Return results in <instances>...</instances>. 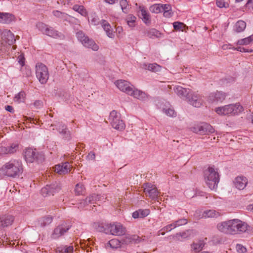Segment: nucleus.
<instances>
[{
    "label": "nucleus",
    "mask_w": 253,
    "mask_h": 253,
    "mask_svg": "<svg viewBox=\"0 0 253 253\" xmlns=\"http://www.w3.org/2000/svg\"><path fill=\"white\" fill-rule=\"evenodd\" d=\"M249 227L247 223L238 219L228 220L217 224V228L220 232L231 235L244 233Z\"/></svg>",
    "instance_id": "nucleus-1"
},
{
    "label": "nucleus",
    "mask_w": 253,
    "mask_h": 253,
    "mask_svg": "<svg viewBox=\"0 0 253 253\" xmlns=\"http://www.w3.org/2000/svg\"><path fill=\"white\" fill-rule=\"evenodd\" d=\"M23 171L22 163L19 159H11L0 169L2 174L12 178L19 177Z\"/></svg>",
    "instance_id": "nucleus-2"
},
{
    "label": "nucleus",
    "mask_w": 253,
    "mask_h": 253,
    "mask_svg": "<svg viewBox=\"0 0 253 253\" xmlns=\"http://www.w3.org/2000/svg\"><path fill=\"white\" fill-rule=\"evenodd\" d=\"M204 178L209 188L211 190L216 189L219 181V175L216 170L212 167H209L204 171Z\"/></svg>",
    "instance_id": "nucleus-3"
},
{
    "label": "nucleus",
    "mask_w": 253,
    "mask_h": 253,
    "mask_svg": "<svg viewBox=\"0 0 253 253\" xmlns=\"http://www.w3.org/2000/svg\"><path fill=\"white\" fill-rule=\"evenodd\" d=\"M243 111V107L238 103L230 104L215 109V112L221 116L235 115Z\"/></svg>",
    "instance_id": "nucleus-4"
},
{
    "label": "nucleus",
    "mask_w": 253,
    "mask_h": 253,
    "mask_svg": "<svg viewBox=\"0 0 253 253\" xmlns=\"http://www.w3.org/2000/svg\"><path fill=\"white\" fill-rule=\"evenodd\" d=\"M103 231L108 234L114 236H122L126 233V228L120 223L114 222L107 224L103 227Z\"/></svg>",
    "instance_id": "nucleus-5"
},
{
    "label": "nucleus",
    "mask_w": 253,
    "mask_h": 253,
    "mask_svg": "<svg viewBox=\"0 0 253 253\" xmlns=\"http://www.w3.org/2000/svg\"><path fill=\"white\" fill-rule=\"evenodd\" d=\"M196 235V232L193 229L186 230L182 232H178L174 235H170L166 238V239L170 241H183L185 240L193 238Z\"/></svg>",
    "instance_id": "nucleus-6"
},
{
    "label": "nucleus",
    "mask_w": 253,
    "mask_h": 253,
    "mask_svg": "<svg viewBox=\"0 0 253 253\" xmlns=\"http://www.w3.org/2000/svg\"><path fill=\"white\" fill-rule=\"evenodd\" d=\"M109 120L114 128L119 130L125 129V123L121 119L120 114L117 111L113 110L110 112Z\"/></svg>",
    "instance_id": "nucleus-7"
},
{
    "label": "nucleus",
    "mask_w": 253,
    "mask_h": 253,
    "mask_svg": "<svg viewBox=\"0 0 253 253\" xmlns=\"http://www.w3.org/2000/svg\"><path fill=\"white\" fill-rule=\"evenodd\" d=\"M36 77L42 84H45L48 78L49 73L47 68L44 64L40 63L36 66Z\"/></svg>",
    "instance_id": "nucleus-8"
},
{
    "label": "nucleus",
    "mask_w": 253,
    "mask_h": 253,
    "mask_svg": "<svg viewBox=\"0 0 253 253\" xmlns=\"http://www.w3.org/2000/svg\"><path fill=\"white\" fill-rule=\"evenodd\" d=\"M78 39L86 47L92 49L94 51L98 50V46L91 39H89L82 31L78 32L76 34Z\"/></svg>",
    "instance_id": "nucleus-9"
},
{
    "label": "nucleus",
    "mask_w": 253,
    "mask_h": 253,
    "mask_svg": "<svg viewBox=\"0 0 253 253\" xmlns=\"http://www.w3.org/2000/svg\"><path fill=\"white\" fill-rule=\"evenodd\" d=\"M37 28L41 31L43 34L48 36L52 37L53 38H61L62 35L58 31L55 30L53 28L48 27L43 23H38L36 25Z\"/></svg>",
    "instance_id": "nucleus-10"
},
{
    "label": "nucleus",
    "mask_w": 253,
    "mask_h": 253,
    "mask_svg": "<svg viewBox=\"0 0 253 253\" xmlns=\"http://www.w3.org/2000/svg\"><path fill=\"white\" fill-rule=\"evenodd\" d=\"M61 190L60 183L54 182L49 185H46L41 189V193L44 197L54 195Z\"/></svg>",
    "instance_id": "nucleus-11"
},
{
    "label": "nucleus",
    "mask_w": 253,
    "mask_h": 253,
    "mask_svg": "<svg viewBox=\"0 0 253 253\" xmlns=\"http://www.w3.org/2000/svg\"><path fill=\"white\" fill-rule=\"evenodd\" d=\"M144 192L146 196L149 197L152 200L157 198L159 192L155 185L147 183L143 185Z\"/></svg>",
    "instance_id": "nucleus-12"
},
{
    "label": "nucleus",
    "mask_w": 253,
    "mask_h": 253,
    "mask_svg": "<svg viewBox=\"0 0 253 253\" xmlns=\"http://www.w3.org/2000/svg\"><path fill=\"white\" fill-rule=\"evenodd\" d=\"M192 130L197 133L201 134L212 133L214 132V129L212 126L207 123H204L202 125H197L192 127Z\"/></svg>",
    "instance_id": "nucleus-13"
},
{
    "label": "nucleus",
    "mask_w": 253,
    "mask_h": 253,
    "mask_svg": "<svg viewBox=\"0 0 253 253\" xmlns=\"http://www.w3.org/2000/svg\"><path fill=\"white\" fill-rule=\"evenodd\" d=\"M187 100L190 105L195 107H200L203 103L201 96L193 91L190 93L189 96H188Z\"/></svg>",
    "instance_id": "nucleus-14"
},
{
    "label": "nucleus",
    "mask_w": 253,
    "mask_h": 253,
    "mask_svg": "<svg viewBox=\"0 0 253 253\" xmlns=\"http://www.w3.org/2000/svg\"><path fill=\"white\" fill-rule=\"evenodd\" d=\"M51 126H54L63 139L66 140L70 139V132L68 130L65 125L62 123H58L55 125H51Z\"/></svg>",
    "instance_id": "nucleus-15"
},
{
    "label": "nucleus",
    "mask_w": 253,
    "mask_h": 253,
    "mask_svg": "<svg viewBox=\"0 0 253 253\" xmlns=\"http://www.w3.org/2000/svg\"><path fill=\"white\" fill-rule=\"evenodd\" d=\"M69 226L66 224H62L55 228L51 235V238L53 239H58L63 235L69 229Z\"/></svg>",
    "instance_id": "nucleus-16"
},
{
    "label": "nucleus",
    "mask_w": 253,
    "mask_h": 253,
    "mask_svg": "<svg viewBox=\"0 0 253 253\" xmlns=\"http://www.w3.org/2000/svg\"><path fill=\"white\" fill-rule=\"evenodd\" d=\"M114 84L120 90L126 92V94L128 93V92H129L133 86L130 83L123 80H117L115 82Z\"/></svg>",
    "instance_id": "nucleus-17"
},
{
    "label": "nucleus",
    "mask_w": 253,
    "mask_h": 253,
    "mask_svg": "<svg viewBox=\"0 0 253 253\" xmlns=\"http://www.w3.org/2000/svg\"><path fill=\"white\" fill-rule=\"evenodd\" d=\"M72 166L68 162L62 163L55 167V171L59 174H65L69 172Z\"/></svg>",
    "instance_id": "nucleus-18"
},
{
    "label": "nucleus",
    "mask_w": 253,
    "mask_h": 253,
    "mask_svg": "<svg viewBox=\"0 0 253 253\" xmlns=\"http://www.w3.org/2000/svg\"><path fill=\"white\" fill-rule=\"evenodd\" d=\"M24 158L27 162H34L38 158V154L36 149L31 148L26 149L24 151Z\"/></svg>",
    "instance_id": "nucleus-19"
},
{
    "label": "nucleus",
    "mask_w": 253,
    "mask_h": 253,
    "mask_svg": "<svg viewBox=\"0 0 253 253\" xmlns=\"http://www.w3.org/2000/svg\"><path fill=\"white\" fill-rule=\"evenodd\" d=\"M3 40L5 41L9 45H12L16 41L14 34L9 30L5 29L2 32Z\"/></svg>",
    "instance_id": "nucleus-20"
},
{
    "label": "nucleus",
    "mask_w": 253,
    "mask_h": 253,
    "mask_svg": "<svg viewBox=\"0 0 253 253\" xmlns=\"http://www.w3.org/2000/svg\"><path fill=\"white\" fill-rule=\"evenodd\" d=\"M127 94L141 100H145L148 97L147 95L144 92L136 89L133 86Z\"/></svg>",
    "instance_id": "nucleus-21"
},
{
    "label": "nucleus",
    "mask_w": 253,
    "mask_h": 253,
    "mask_svg": "<svg viewBox=\"0 0 253 253\" xmlns=\"http://www.w3.org/2000/svg\"><path fill=\"white\" fill-rule=\"evenodd\" d=\"M226 95L221 91L211 93L209 96V100L210 102L217 101L222 102L225 99Z\"/></svg>",
    "instance_id": "nucleus-22"
},
{
    "label": "nucleus",
    "mask_w": 253,
    "mask_h": 253,
    "mask_svg": "<svg viewBox=\"0 0 253 253\" xmlns=\"http://www.w3.org/2000/svg\"><path fill=\"white\" fill-rule=\"evenodd\" d=\"M234 185L239 190L244 189L248 184V180L246 177L238 176L234 181Z\"/></svg>",
    "instance_id": "nucleus-23"
},
{
    "label": "nucleus",
    "mask_w": 253,
    "mask_h": 253,
    "mask_svg": "<svg viewBox=\"0 0 253 253\" xmlns=\"http://www.w3.org/2000/svg\"><path fill=\"white\" fill-rule=\"evenodd\" d=\"M174 92L176 94L181 98H185L188 99V96H189L190 93L192 91L190 89H186L180 86H177L174 89Z\"/></svg>",
    "instance_id": "nucleus-24"
},
{
    "label": "nucleus",
    "mask_w": 253,
    "mask_h": 253,
    "mask_svg": "<svg viewBox=\"0 0 253 253\" xmlns=\"http://www.w3.org/2000/svg\"><path fill=\"white\" fill-rule=\"evenodd\" d=\"M150 213V211L148 209H139L132 212V216L134 219L143 218L147 216Z\"/></svg>",
    "instance_id": "nucleus-25"
},
{
    "label": "nucleus",
    "mask_w": 253,
    "mask_h": 253,
    "mask_svg": "<svg viewBox=\"0 0 253 253\" xmlns=\"http://www.w3.org/2000/svg\"><path fill=\"white\" fill-rule=\"evenodd\" d=\"M101 25L105 31L107 36L110 38H114V32L110 24L105 20L102 19L101 20Z\"/></svg>",
    "instance_id": "nucleus-26"
},
{
    "label": "nucleus",
    "mask_w": 253,
    "mask_h": 253,
    "mask_svg": "<svg viewBox=\"0 0 253 253\" xmlns=\"http://www.w3.org/2000/svg\"><path fill=\"white\" fill-rule=\"evenodd\" d=\"M14 19V16L9 13L0 12V23L9 24Z\"/></svg>",
    "instance_id": "nucleus-27"
},
{
    "label": "nucleus",
    "mask_w": 253,
    "mask_h": 253,
    "mask_svg": "<svg viewBox=\"0 0 253 253\" xmlns=\"http://www.w3.org/2000/svg\"><path fill=\"white\" fill-rule=\"evenodd\" d=\"M14 221V217L11 215H6L0 218V228L11 225Z\"/></svg>",
    "instance_id": "nucleus-28"
},
{
    "label": "nucleus",
    "mask_w": 253,
    "mask_h": 253,
    "mask_svg": "<svg viewBox=\"0 0 253 253\" xmlns=\"http://www.w3.org/2000/svg\"><path fill=\"white\" fill-rule=\"evenodd\" d=\"M139 9L140 12L141 18L144 22L146 24L150 23V16L149 13L146 10L145 8L143 6H140Z\"/></svg>",
    "instance_id": "nucleus-29"
},
{
    "label": "nucleus",
    "mask_w": 253,
    "mask_h": 253,
    "mask_svg": "<svg viewBox=\"0 0 253 253\" xmlns=\"http://www.w3.org/2000/svg\"><path fill=\"white\" fill-rule=\"evenodd\" d=\"M205 245V243L203 240H199L197 242H194L191 245V249L195 253H199L201 251Z\"/></svg>",
    "instance_id": "nucleus-30"
},
{
    "label": "nucleus",
    "mask_w": 253,
    "mask_h": 253,
    "mask_svg": "<svg viewBox=\"0 0 253 253\" xmlns=\"http://www.w3.org/2000/svg\"><path fill=\"white\" fill-rule=\"evenodd\" d=\"M220 216L219 212L214 210H209L204 211L202 217L206 218H216Z\"/></svg>",
    "instance_id": "nucleus-31"
},
{
    "label": "nucleus",
    "mask_w": 253,
    "mask_h": 253,
    "mask_svg": "<svg viewBox=\"0 0 253 253\" xmlns=\"http://www.w3.org/2000/svg\"><path fill=\"white\" fill-rule=\"evenodd\" d=\"M72 8L84 17H87L88 15L87 11L82 5L75 4L73 5Z\"/></svg>",
    "instance_id": "nucleus-32"
},
{
    "label": "nucleus",
    "mask_w": 253,
    "mask_h": 253,
    "mask_svg": "<svg viewBox=\"0 0 253 253\" xmlns=\"http://www.w3.org/2000/svg\"><path fill=\"white\" fill-rule=\"evenodd\" d=\"M74 248L72 246H61L56 249V253H72Z\"/></svg>",
    "instance_id": "nucleus-33"
},
{
    "label": "nucleus",
    "mask_w": 253,
    "mask_h": 253,
    "mask_svg": "<svg viewBox=\"0 0 253 253\" xmlns=\"http://www.w3.org/2000/svg\"><path fill=\"white\" fill-rule=\"evenodd\" d=\"M246 27V23L243 20L238 21L234 26V30L237 32L240 33L243 32Z\"/></svg>",
    "instance_id": "nucleus-34"
},
{
    "label": "nucleus",
    "mask_w": 253,
    "mask_h": 253,
    "mask_svg": "<svg viewBox=\"0 0 253 253\" xmlns=\"http://www.w3.org/2000/svg\"><path fill=\"white\" fill-rule=\"evenodd\" d=\"M53 220L52 216L47 215L41 218L39 220V223L41 226H45L50 224Z\"/></svg>",
    "instance_id": "nucleus-35"
},
{
    "label": "nucleus",
    "mask_w": 253,
    "mask_h": 253,
    "mask_svg": "<svg viewBox=\"0 0 253 253\" xmlns=\"http://www.w3.org/2000/svg\"><path fill=\"white\" fill-rule=\"evenodd\" d=\"M88 22L93 26H97L101 24V20L100 21L98 17L95 13L92 14L90 18L88 19Z\"/></svg>",
    "instance_id": "nucleus-36"
},
{
    "label": "nucleus",
    "mask_w": 253,
    "mask_h": 253,
    "mask_svg": "<svg viewBox=\"0 0 253 253\" xmlns=\"http://www.w3.org/2000/svg\"><path fill=\"white\" fill-rule=\"evenodd\" d=\"M101 197L102 196L100 195H97L96 194H92L90 195L87 197H86V199L88 201V203L94 204L96 201H100Z\"/></svg>",
    "instance_id": "nucleus-37"
},
{
    "label": "nucleus",
    "mask_w": 253,
    "mask_h": 253,
    "mask_svg": "<svg viewBox=\"0 0 253 253\" xmlns=\"http://www.w3.org/2000/svg\"><path fill=\"white\" fill-rule=\"evenodd\" d=\"M161 33L155 29L150 30L147 33V36L150 38H161Z\"/></svg>",
    "instance_id": "nucleus-38"
},
{
    "label": "nucleus",
    "mask_w": 253,
    "mask_h": 253,
    "mask_svg": "<svg viewBox=\"0 0 253 253\" xmlns=\"http://www.w3.org/2000/svg\"><path fill=\"white\" fill-rule=\"evenodd\" d=\"M145 68L152 72H159L161 70V66L156 63L149 64L145 65Z\"/></svg>",
    "instance_id": "nucleus-39"
},
{
    "label": "nucleus",
    "mask_w": 253,
    "mask_h": 253,
    "mask_svg": "<svg viewBox=\"0 0 253 253\" xmlns=\"http://www.w3.org/2000/svg\"><path fill=\"white\" fill-rule=\"evenodd\" d=\"M75 194L77 195H83L85 193V188L81 183L76 184L75 188Z\"/></svg>",
    "instance_id": "nucleus-40"
},
{
    "label": "nucleus",
    "mask_w": 253,
    "mask_h": 253,
    "mask_svg": "<svg viewBox=\"0 0 253 253\" xmlns=\"http://www.w3.org/2000/svg\"><path fill=\"white\" fill-rule=\"evenodd\" d=\"M136 19V17L132 14L128 15L126 18V22L130 27H134L135 26Z\"/></svg>",
    "instance_id": "nucleus-41"
},
{
    "label": "nucleus",
    "mask_w": 253,
    "mask_h": 253,
    "mask_svg": "<svg viewBox=\"0 0 253 253\" xmlns=\"http://www.w3.org/2000/svg\"><path fill=\"white\" fill-rule=\"evenodd\" d=\"M253 42V36H250L247 38L240 40L237 44L240 45H247Z\"/></svg>",
    "instance_id": "nucleus-42"
},
{
    "label": "nucleus",
    "mask_w": 253,
    "mask_h": 253,
    "mask_svg": "<svg viewBox=\"0 0 253 253\" xmlns=\"http://www.w3.org/2000/svg\"><path fill=\"white\" fill-rule=\"evenodd\" d=\"M7 147L8 154H12L15 153L19 148V145L17 143H12Z\"/></svg>",
    "instance_id": "nucleus-43"
},
{
    "label": "nucleus",
    "mask_w": 253,
    "mask_h": 253,
    "mask_svg": "<svg viewBox=\"0 0 253 253\" xmlns=\"http://www.w3.org/2000/svg\"><path fill=\"white\" fill-rule=\"evenodd\" d=\"M162 4H155L152 5L150 10L152 12L155 13H159L162 12Z\"/></svg>",
    "instance_id": "nucleus-44"
},
{
    "label": "nucleus",
    "mask_w": 253,
    "mask_h": 253,
    "mask_svg": "<svg viewBox=\"0 0 253 253\" xmlns=\"http://www.w3.org/2000/svg\"><path fill=\"white\" fill-rule=\"evenodd\" d=\"M25 96V93L24 91H21L15 96L14 100L17 103L23 102L24 100Z\"/></svg>",
    "instance_id": "nucleus-45"
},
{
    "label": "nucleus",
    "mask_w": 253,
    "mask_h": 253,
    "mask_svg": "<svg viewBox=\"0 0 253 253\" xmlns=\"http://www.w3.org/2000/svg\"><path fill=\"white\" fill-rule=\"evenodd\" d=\"M108 244L112 249H117L121 247V242L117 239H114L111 240Z\"/></svg>",
    "instance_id": "nucleus-46"
},
{
    "label": "nucleus",
    "mask_w": 253,
    "mask_h": 253,
    "mask_svg": "<svg viewBox=\"0 0 253 253\" xmlns=\"http://www.w3.org/2000/svg\"><path fill=\"white\" fill-rule=\"evenodd\" d=\"M163 112L169 117H175L176 116L175 111L171 108H164Z\"/></svg>",
    "instance_id": "nucleus-47"
},
{
    "label": "nucleus",
    "mask_w": 253,
    "mask_h": 253,
    "mask_svg": "<svg viewBox=\"0 0 253 253\" xmlns=\"http://www.w3.org/2000/svg\"><path fill=\"white\" fill-rule=\"evenodd\" d=\"M177 227L176 224L175 222L173 221L171 223L167 225V226L164 227L161 229V231H165L166 232H170L172 229H174Z\"/></svg>",
    "instance_id": "nucleus-48"
},
{
    "label": "nucleus",
    "mask_w": 253,
    "mask_h": 253,
    "mask_svg": "<svg viewBox=\"0 0 253 253\" xmlns=\"http://www.w3.org/2000/svg\"><path fill=\"white\" fill-rule=\"evenodd\" d=\"M120 4L121 9L124 13L128 12V3L126 0H120Z\"/></svg>",
    "instance_id": "nucleus-49"
},
{
    "label": "nucleus",
    "mask_w": 253,
    "mask_h": 253,
    "mask_svg": "<svg viewBox=\"0 0 253 253\" xmlns=\"http://www.w3.org/2000/svg\"><path fill=\"white\" fill-rule=\"evenodd\" d=\"M216 4L219 8H227L229 5L225 0H216Z\"/></svg>",
    "instance_id": "nucleus-50"
},
{
    "label": "nucleus",
    "mask_w": 253,
    "mask_h": 253,
    "mask_svg": "<svg viewBox=\"0 0 253 253\" xmlns=\"http://www.w3.org/2000/svg\"><path fill=\"white\" fill-rule=\"evenodd\" d=\"M173 28L175 30H183V28L184 27V25L179 22H174L173 23Z\"/></svg>",
    "instance_id": "nucleus-51"
},
{
    "label": "nucleus",
    "mask_w": 253,
    "mask_h": 253,
    "mask_svg": "<svg viewBox=\"0 0 253 253\" xmlns=\"http://www.w3.org/2000/svg\"><path fill=\"white\" fill-rule=\"evenodd\" d=\"M175 224H176L177 227H179L182 225H185L187 223V220L186 218H181L176 221H174Z\"/></svg>",
    "instance_id": "nucleus-52"
},
{
    "label": "nucleus",
    "mask_w": 253,
    "mask_h": 253,
    "mask_svg": "<svg viewBox=\"0 0 253 253\" xmlns=\"http://www.w3.org/2000/svg\"><path fill=\"white\" fill-rule=\"evenodd\" d=\"M88 201L86 198L85 200H81L80 202L78 204V208L79 209H84L86 206L88 205Z\"/></svg>",
    "instance_id": "nucleus-53"
},
{
    "label": "nucleus",
    "mask_w": 253,
    "mask_h": 253,
    "mask_svg": "<svg viewBox=\"0 0 253 253\" xmlns=\"http://www.w3.org/2000/svg\"><path fill=\"white\" fill-rule=\"evenodd\" d=\"M53 14L57 17L61 18H65V17L66 16V14L65 13H62L57 10L53 11Z\"/></svg>",
    "instance_id": "nucleus-54"
},
{
    "label": "nucleus",
    "mask_w": 253,
    "mask_h": 253,
    "mask_svg": "<svg viewBox=\"0 0 253 253\" xmlns=\"http://www.w3.org/2000/svg\"><path fill=\"white\" fill-rule=\"evenodd\" d=\"M7 150L6 147L3 146L2 144H0V155L8 154V151H7Z\"/></svg>",
    "instance_id": "nucleus-55"
},
{
    "label": "nucleus",
    "mask_w": 253,
    "mask_h": 253,
    "mask_svg": "<svg viewBox=\"0 0 253 253\" xmlns=\"http://www.w3.org/2000/svg\"><path fill=\"white\" fill-rule=\"evenodd\" d=\"M237 251L239 253H245L246 252V249L242 245L238 244L236 247Z\"/></svg>",
    "instance_id": "nucleus-56"
},
{
    "label": "nucleus",
    "mask_w": 253,
    "mask_h": 253,
    "mask_svg": "<svg viewBox=\"0 0 253 253\" xmlns=\"http://www.w3.org/2000/svg\"><path fill=\"white\" fill-rule=\"evenodd\" d=\"M34 105L37 108H41L42 107V102L41 100H36L34 103Z\"/></svg>",
    "instance_id": "nucleus-57"
},
{
    "label": "nucleus",
    "mask_w": 253,
    "mask_h": 253,
    "mask_svg": "<svg viewBox=\"0 0 253 253\" xmlns=\"http://www.w3.org/2000/svg\"><path fill=\"white\" fill-rule=\"evenodd\" d=\"M162 5V12H164L165 11H169L171 10V6L169 4H163Z\"/></svg>",
    "instance_id": "nucleus-58"
},
{
    "label": "nucleus",
    "mask_w": 253,
    "mask_h": 253,
    "mask_svg": "<svg viewBox=\"0 0 253 253\" xmlns=\"http://www.w3.org/2000/svg\"><path fill=\"white\" fill-rule=\"evenodd\" d=\"M95 158V155L94 152H90L87 156V159L89 160H94Z\"/></svg>",
    "instance_id": "nucleus-59"
},
{
    "label": "nucleus",
    "mask_w": 253,
    "mask_h": 253,
    "mask_svg": "<svg viewBox=\"0 0 253 253\" xmlns=\"http://www.w3.org/2000/svg\"><path fill=\"white\" fill-rule=\"evenodd\" d=\"M164 13V16L167 18H169L172 16V13L171 12V10L169 11H165L163 12Z\"/></svg>",
    "instance_id": "nucleus-60"
},
{
    "label": "nucleus",
    "mask_w": 253,
    "mask_h": 253,
    "mask_svg": "<svg viewBox=\"0 0 253 253\" xmlns=\"http://www.w3.org/2000/svg\"><path fill=\"white\" fill-rule=\"evenodd\" d=\"M235 49L242 52H251V51H249L248 49L243 47H238L235 48Z\"/></svg>",
    "instance_id": "nucleus-61"
},
{
    "label": "nucleus",
    "mask_w": 253,
    "mask_h": 253,
    "mask_svg": "<svg viewBox=\"0 0 253 253\" xmlns=\"http://www.w3.org/2000/svg\"><path fill=\"white\" fill-rule=\"evenodd\" d=\"M5 108V110L8 112H9L10 113L14 112V109H13V107L11 106H9V105L6 106Z\"/></svg>",
    "instance_id": "nucleus-62"
},
{
    "label": "nucleus",
    "mask_w": 253,
    "mask_h": 253,
    "mask_svg": "<svg viewBox=\"0 0 253 253\" xmlns=\"http://www.w3.org/2000/svg\"><path fill=\"white\" fill-rule=\"evenodd\" d=\"M247 5L253 10V0H248Z\"/></svg>",
    "instance_id": "nucleus-63"
},
{
    "label": "nucleus",
    "mask_w": 253,
    "mask_h": 253,
    "mask_svg": "<svg viewBox=\"0 0 253 253\" xmlns=\"http://www.w3.org/2000/svg\"><path fill=\"white\" fill-rule=\"evenodd\" d=\"M104 1L110 4H113L117 2L118 0H104Z\"/></svg>",
    "instance_id": "nucleus-64"
}]
</instances>
